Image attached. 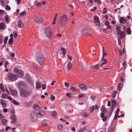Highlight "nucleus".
<instances>
[{
    "label": "nucleus",
    "mask_w": 132,
    "mask_h": 132,
    "mask_svg": "<svg viewBox=\"0 0 132 132\" xmlns=\"http://www.w3.org/2000/svg\"><path fill=\"white\" fill-rule=\"evenodd\" d=\"M36 70L39 71H42V69L38 67H36Z\"/></svg>",
    "instance_id": "55"
},
{
    "label": "nucleus",
    "mask_w": 132,
    "mask_h": 132,
    "mask_svg": "<svg viewBox=\"0 0 132 132\" xmlns=\"http://www.w3.org/2000/svg\"><path fill=\"white\" fill-rule=\"evenodd\" d=\"M116 29L117 30V32L119 31V32H120L121 31L120 30V28L119 26H117L116 27Z\"/></svg>",
    "instance_id": "49"
},
{
    "label": "nucleus",
    "mask_w": 132,
    "mask_h": 132,
    "mask_svg": "<svg viewBox=\"0 0 132 132\" xmlns=\"http://www.w3.org/2000/svg\"><path fill=\"white\" fill-rule=\"evenodd\" d=\"M9 89L12 95L14 96H16L17 95V92L16 90L12 89L10 88H9Z\"/></svg>",
    "instance_id": "10"
},
{
    "label": "nucleus",
    "mask_w": 132,
    "mask_h": 132,
    "mask_svg": "<svg viewBox=\"0 0 132 132\" xmlns=\"http://www.w3.org/2000/svg\"><path fill=\"white\" fill-rule=\"evenodd\" d=\"M26 13V12L25 11H23L21 12L19 14L20 16H23Z\"/></svg>",
    "instance_id": "39"
},
{
    "label": "nucleus",
    "mask_w": 132,
    "mask_h": 132,
    "mask_svg": "<svg viewBox=\"0 0 132 132\" xmlns=\"http://www.w3.org/2000/svg\"><path fill=\"white\" fill-rule=\"evenodd\" d=\"M30 119L31 121L33 122H36L37 119V113L35 111H32L30 114Z\"/></svg>",
    "instance_id": "5"
},
{
    "label": "nucleus",
    "mask_w": 132,
    "mask_h": 132,
    "mask_svg": "<svg viewBox=\"0 0 132 132\" xmlns=\"http://www.w3.org/2000/svg\"><path fill=\"white\" fill-rule=\"evenodd\" d=\"M41 124V125L43 126H47V124L46 123L43 122H42Z\"/></svg>",
    "instance_id": "52"
},
{
    "label": "nucleus",
    "mask_w": 132,
    "mask_h": 132,
    "mask_svg": "<svg viewBox=\"0 0 132 132\" xmlns=\"http://www.w3.org/2000/svg\"><path fill=\"white\" fill-rule=\"evenodd\" d=\"M43 89V90H44L45 89L46 87V84H43L42 85Z\"/></svg>",
    "instance_id": "51"
},
{
    "label": "nucleus",
    "mask_w": 132,
    "mask_h": 132,
    "mask_svg": "<svg viewBox=\"0 0 132 132\" xmlns=\"http://www.w3.org/2000/svg\"><path fill=\"white\" fill-rule=\"evenodd\" d=\"M5 9L6 10H10L11 8H10V6L9 5H6V6Z\"/></svg>",
    "instance_id": "47"
},
{
    "label": "nucleus",
    "mask_w": 132,
    "mask_h": 132,
    "mask_svg": "<svg viewBox=\"0 0 132 132\" xmlns=\"http://www.w3.org/2000/svg\"><path fill=\"white\" fill-rule=\"evenodd\" d=\"M93 108L91 107L90 109V113H92L93 111Z\"/></svg>",
    "instance_id": "62"
},
{
    "label": "nucleus",
    "mask_w": 132,
    "mask_h": 132,
    "mask_svg": "<svg viewBox=\"0 0 132 132\" xmlns=\"http://www.w3.org/2000/svg\"><path fill=\"white\" fill-rule=\"evenodd\" d=\"M114 108H112L111 107V108L110 109V110L109 111V114L110 115H111L113 111L114 110Z\"/></svg>",
    "instance_id": "30"
},
{
    "label": "nucleus",
    "mask_w": 132,
    "mask_h": 132,
    "mask_svg": "<svg viewBox=\"0 0 132 132\" xmlns=\"http://www.w3.org/2000/svg\"><path fill=\"white\" fill-rule=\"evenodd\" d=\"M33 108L34 109L37 110H40V106L37 104H35L33 106Z\"/></svg>",
    "instance_id": "18"
},
{
    "label": "nucleus",
    "mask_w": 132,
    "mask_h": 132,
    "mask_svg": "<svg viewBox=\"0 0 132 132\" xmlns=\"http://www.w3.org/2000/svg\"><path fill=\"white\" fill-rule=\"evenodd\" d=\"M79 87L82 90H87V87L85 85L83 84H80Z\"/></svg>",
    "instance_id": "14"
},
{
    "label": "nucleus",
    "mask_w": 132,
    "mask_h": 132,
    "mask_svg": "<svg viewBox=\"0 0 132 132\" xmlns=\"http://www.w3.org/2000/svg\"><path fill=\"white\" fill-rule=\"evenodd\" d=\"M105 109L104 107L103 106H102L101 108V111L102 112H103L104 111V110H105Z\"/></svg>",
    "instance_id": "53"
},
{
    "label": "nucleus",
    "mask_w": 132,
    "mask_h": 132,
    "mask_svg": "<svg viewBox=\"0 0 132 132\" xmlns=\"http://www.w3.org/2000/svg\"><path fill=\"white\" fill-rule=\"evenodd\" d=\"M92 107L93 108V110H94L95 109H98V106L96 105L94 106H92Z\"/></svg>",
    "instance_id": "41"
},
{
    "label": "nucleus",
    "mask_w": 132,
    "mask_h": 132,
    "mask_svg": "<svg viewBox=\"0 0 132 132\" xmlns=\"http://www.w3.org/2000/svg\"><path fill=\"white\" fill-rule=\"evenodd\" d=\"M3 36L1 35H0V44H2L3 42Z\"/></svg>",
    "instance_id": "43"
},
{
    "label": "nucleus",
    "mask_w": 132,
    "mask_h": 132,
    "mask_svg": "<svg viewBox=\"0 0 132 132\" xmlns=\"http://www.w3.org/2000/svg\"><path fill=\"white\" fill-rule=\"evenodd\" d=\"M104 55H103L102 54V57L101 61V62H103L104 60H106V59H104Z\"/></svg>",
    "instance_id": "56"
},
{
    "label": "nucleus",
    "mask_w": 132,
    "mask_h": 132,
    "mask_svg": "<svg viewBox=\"0 0 132 132\" xmlns=\"http://www.w3.org/2000/svg\"><path fill=\"white\" fill-rule=\"evenodd\" d=\"M55 98V96L53 95H51V96L50 98V99L51 101H53L54 100Z\"/></svg>",
    "instance_id": "33"
},
{
    "label": "nucleus",
    "mask_w": 132,
    "mask_h": 132,
    "mask_svg": "<svg viewBox=\"0 0 132 132\" xmlns=\"http://www.w3.org/2000/svg\"><path fill=\"white\" fill-rule=\"evenodd\" d=\"M101 118H102V120L104 122L105 121L106 119V117L105 116Z\"/></svg>",
    "instance_id": "57"
},
{
    "label": "nucleus",
    "mask_w": 132,
    "mask_h": 132,
    "mask_svg": "<svg viewBox=\"0 0 132 132\" xmlns=\"http://www.w3.org/2000/svg\"><path fill=\"white\" fill-rule=\"evenodd\" d=\"M2 97L5 99H6L7 98V95L4 93H2Z\"/></svg>",
    "instance_id": "28"
},
{
    "label": "nucleus",
    "mask_w": 132,
    "mask_h": 132,
    "mask_svg": "<svg viewBox=\"0 0 132 132\" xmlns=\"http://www.w3.org/2000/svg\"><path fill=\"white\" fill-rule=\"evenodd\" d=\"M67 56L69 59L70 60H71L72 59V57L70 55H68Z\"/></svg>",
    "instance_id": "54"
},
{
    "label": "nucleus",
    "mask_w": 132,
    "mask_h": 132,
    "mask_svg": "<svg viewBox=\"0 0 132 132\" xmlns=\"http://www.w3.org/2000/svg\"><path fill=\"white\" fill-rule=\"evenodd\" d=\"M90 98L92 100L94 101L95 100V97L94 96H91Z\"/></svg>",
    "instance_id": "60"
},
{
    "label": "nucleus",
    "mask_w": 132,
    "mask_h": 132,
    "mask_svg": "<svg viewBox=\"0 0 132 132\" xmlns=\"http://www.w3.org/2000/svg\"><path fill=\"white\" fill-rule=\"evenodd\" d=\"M94 22L98 24V25H99L100 23L98 17L96 15H95L94 16Z\"/></svg>",
    "instance_id": "13"
},
{
    "label": "nucleus",
    "mask_w": 132,
    "mask_h": 132,
    "mask_svg": "<svg viewBox=\"0 0 132 132\" xmlns=\"http://www.w3.org/2000/svg\"><path fill=\"white\" fill-rule=\"evenodd\" d=\"M56 114V111H53L52 114V117L54 118H55V117Z\"/></svg>",
    "instance_id": "37"
},
{
    "label": "nucleus",
    "mask_w": 132,
    "mask_h": 132,
    "mask_svg": "<svg viewBox=\"0 0 132 132\" xmlns=\"http://www.w3.org/2000/svg\"><path fill=\"white\" fill-rule=\"evenodd\" d=\"M30 91L26 90H22L20 92V95L23 97H27L30 94Z\"/></svg>",
    "instance_id": "7"
},
{
    "label": "nucleus",
    "mask_w": 132,
    "mask_h": 132,
    "mask_svg": "<svg viewBox=\"0 0 132 132\" xmlns=\"http://www.w3.org/2000/svg\"><path fill=\"white\" fill-rule=\"evenodd\" d=\"M83 60H82L81 59H80L79 60L80 67L82 69H84L86 68V65L83 63Z\"/></svg>",
    "instance_id": "8"
},
{
    "label": "nucleus",
    "mask_w": 132,
    "mask_h": 132,
    "mask_svg": "<svg viewBox=\"0 0 132 132\" xmlns=\"http://www.w3.org/2000/svg\"><path fill=\"white\" fill-rule=\"evenodd\" d=\"M119 21L120 23L125 24L126 22V20L123 17H121L119 19Z\"/></svg>",
    "instance_id": "15"
},
{
    "label": "nucleus",
    "mask_w": 132,
    "mask_h": 132,
    "mask_svg": "<svg viewBox=\"0 0 132 132\" xmlns=\"http://www.w3.org/2000/svg\"><path fill=\"white\" fill-rule=\"evenodd\" d=\"M118 45L120 46L121 45V41L119 39H118Z\"/></svg>",
    "instance_id": "63"
},
{
    "label": "nucleus",
    "mask_w": 132,
    "mask_h": 132,
    "mask_svg": "<svg viewBox=\"0 0 132 132\" xmlns=\"http://www.w3.org/2000/svg\"><path fill=\"white\" fill-rule=\"evenodd\" d=\"M119 111V108H117L116 112L115 114L116 115H117Z\"/></svg>",
    "instance_id": "58"
},
{
    "label": "nucleus",
    "mask_w": 132,
    "mask_h": 132,
    "mask_svg": "<svg viewBox=\"0 0 132 132\" xmlns=\"http://www.w3.org/2000/svg\"><path fill=\"white\" fill-rule=\"evenodd\" d=\"M34 20V21L37 23H40L43 22L44 20L43 18L40 15H36Z\"/></svg>",
    "instance_id": "6"
},
{
    "label": "nucleus",
    "mask_w": 132,
    "mask_h": 132,
    "mask_svg": "<svg viewBox=\"0 0 132 132\" xmlns=\"http://www.w3.org/2000/svg\"><path fill=\"white\" fill-rule=\"evenodd\" d=\"M4 18L6 22L7 23H8L9 22V20L8 16L7 15H6L5 16Z\"/></svg>",
    "instance_id": "36"
},
{
    "label": "nucleus",
    "mask_w": 132,
    "mask_h": 132,
    "mask_svg": "<svg viewBox=\"0 0 132 132\" xmlns=\"http://www.w3.org/2000/svg\"><path fill=\"white\" fill-rule=\"evenodd\" d=\"M118 34L120 36L119 38L122 39H123L124 37V32L123 31H121L119 32V31L117 32Z\"/></svg>",
    "instance_id": "12"
},
{
    "label": "nucleus",
    "mask_w": 132,
    "mask_h": 132,
    "mask_svg": "<svg viewBox=\"0 0 132 132\" xmlns=\"http://www.w3.org/2000/svg\"><path fill=\"white\" fill-rule=\"evenodd\" d=\"M72 67V65L71 63H69L67 65V68L68 71H69Z\"/></svg>",
    "instance_id": "21"
},
{
    "label": "nucleus",
    "mask_w": 132,
    "mask_h": 132,
    "mask_svg": "<svg viewBox=\"0 0 132 132\" xmlns=\"http://www.w3.org/2000/svg\"><path fill=\"white\" fill-rule=\"evenodd\" d=\"M17 75L18 76V77H21L23 76V73L22 71L20 70H19L18 71V72L17 73Z\"/></svg>",
    "instance_id": "17"
},
{
    "label": "nucleus",
    "mask_w": 132,
    "mask_h": 132,
    "mask_svg": "<svg viewBox=\"0 0 132 132\" xmlns=\"http://www.w3.org/2000/svg\"><path fill=\"white\" fill-rule=\"evenodd\" d=\"M105 113L102 112L101 113V117H104V116L105 115Z\"/></svg>",
    "instance_id": "61"
},
{
    "label": "nucleus",
    "mask_w": 132,
    "mask_h": 132,
    "mask_svg": "<svg viewBox=\"0 0 132 132\" xmlns=\"http://www.w3.org/2000/svg\"><path fill=\"white\" fill-rule=\"evenodd\" d=\"M19 70H18L17 68H15L13 70L14 72L15 73H17Z\"/></svg>",
    "instance_id": "46"
},
{
    "label": "nucleus",
    "mask_w": 132,
    "mask_h": 132,
    "mask_svg": "<svg viewBox=\"0 0 132 132\" xmlns=\"http://www.w3.org/2000/svg\"><path fill=\"white\" fill-rule=\"evenodd\" d=\"M71 93H68L66 94V95L69 98H70L71 97Z\"/></svg>",
    "instance_id": "44"
},
{
    "label": "nucleus",
    "mask_w": 132,
    "mask_h": 132,
    "mask_svg": "<svg viewBox=\"0 0 132 132\" xmlns=\"http://www.w3.org/2000/svg\"><path fill=\"white\" fill-rule=\"evenodd\" d=\"M10 118L11 120V122L13 124L15 123V122L16 120V116L14 114H12L11 115L10 117Z\"/></svg>",
    "instance_id": "9"
},
{
    "label": "nucleus",
    "mask_w": 132,
    "mask_h": 132,
    "mask_svg": "<svg viewBox=\"0 0 132 132\" xmlns=\"http://www.w3.org/2000/svg\"><path fill=\"white\" fill-rule=\"evenodd\" d=\"M121 83H119L117 86V89L118 90H121Z\"/></svg>",
    "instance_id": "42"
},
{
    "label": "nucleus",
    "mask_w": 132,
    "mask_h": 132,
    "mask_svg": "<svg viewBox=\"0 0 132 132\" xmlns=\"http://www.w3.org/2000/svg\"><path fill=\"white\" fill-rule=\"evenodd\" d=\"M13 103L14 104L17 105L19 104L15 100H13Z\"/></svg>",
    "instance_id": "50"
},
{
    "label": "nucleus",
    "mask_w": 132,
    "mask_h": 132,
    "mask_svg": "<svg viewBox=\"0 0 132 132\" xmlns=\"http://www.w3.org/2000/svg\"><path fill=\"white\" fill-rule=\"evenodd\" d=\"M70 90H71L72 91H76V87L74 86H71L70 88Z\"/></svg>",
    "instance_id": "31"
},
{
    "label": "nucleus",
    "mask_w": 132,
    "mask_h": 132,
    "mask_svg": "<svg viewBox=\"0 0 132 132\" xmlns=\"http://www.w3.org/2000/svg\"><path fill=\"white\" fill-rule=\"evenodd\" d=\"M5 27V24L4 23L1 22L0 23V29H4Z\"/></svg>",
    "instance_id": "26"
},
{
    "label": "nucleus",
    "mask_w": 132,
    "mask_h": 132,
    "mask_svg": "<svg viewBox=\"0 0 132 132\" xmlns=\"http://www.w3.org/2000/svg\"><path fill=\"white\" fill-rule=\"evenodd\" d=\"M24 82H20L18 84V87H21V86L24 85Z\"/></svg>",
    "instance_id": "32"
},
{
    "label": "nucleus",
    "mask_w": 132,
    "mask_h": 132,
    "mask_svg": "<svg viewBox=\"0 0 132 132\" xmlns=\"http://www.w3.org/2000/svg\"><path fill=\"white\" fill-rule=\"evenodd\" d=\"M111 102H112V105L111 107L114 108L116 104V101L113 100H111Z\"/></svg>",
    "instance_id": "20"
},
{
    "label": "nucleus",
    "mask_w": 132,
    "mask_h": 132,
    "mask_svg": "<svg viewBox=\"0 0 132 132\" xmlns=\"http://www.w3.org/2000/svg\"><path fill=\"white\" fill-rule=\"evenodd\" d=\"M24 24L22 21L21 20H19L18 21V27L19 28H22L23 27Z\"/></svg>",
    "instance_id": "11"
},
{
    "label": "nucleus",
    "mask_w": 132,
    "mask_h": 132,
    "mask_svg": "<svg viewBox=\"0 0 132 132\" xmlns=\"http://www.w3.org/2000/svg\"><path fill=\"white\" fill-rule=\"evenodd\" d=\"M61 50L62 51V53L63 55L64 56L65 55V50L63 47H61Z\"/></svg>",
    "instance_id": "25"
},
{
    "label": "nucleus",
    "mask_w": 132,
    "mask_h": 132,
    "mask_svg": "<svg viewBox=\"0 0 132 132\" xmlns=\"http://www.w3.org/2000/svg\"><path fill=\"white\" fill-rule=\"evenodd\" d=\"M24 104V106L27 107H29V103H25Z\"/></svg>",
    "instance_id": "59"
},
{
    "label": "nucleus",
    "mask_w": 132,
    "mask_h": 132,
    "mask_svg": "<svg viewBox=\"0 0 132 132\" xmlns=\"http://www.w3.org/2000/svg\"><path fill=\"white\" fill-rule=\"evenodd\" d=\"M68 19L67 16L65 14L62 15L60 18L59 22L61 26H64L66 24Z\"/></svg>",
    "instance_id": "2"
},
{
    "label": "nucleus",
    "mask_w": 132,
    "mask_h": 132,
    "mask_svg": "<svg viewBox=\"0 0 132 132\" xmlns=\"http://www.w3.org/2000/svg\"><path fill=\"white\" fill-rule=\"evenodd\" d=\"M95 2L99 4H101V3L100 0H94Z\"/></svg>",
    "instance_id": "48"
},
{
    "label": "nucleus",
    "mask_w": 132,
    "mask_h": 132,
    "mask_svg": "<svg viewBox=\"0 0 132 132\" xmlns=\"http://www.w3.org/2000/svg\"><path fill=\"white\" fill-rule=\"evenodd\" d=\"M127 34H130L131 33V30L130 28H127Z\"/></svg>",
    "instance_id": "40"
},
{
    "label": "nucleus",
    "mask_w": 132,
    "mask_h": 132,
    "mask_svg": "<svg viewBox=\"0 0 132 132\" xmlns=\"http://www.w3.org/2000/svg\"><path fill=\"white\" fill-rule=\"evenodd\" d=\"M8 39V37L7 36H6L4 39V42L5 44L7 42V41Z\"/></svg>",
    "instance_id": "34"
},
{
    "label": "nucleus",
    "mask_w": 132,
    "mask_h": 132,
    "mask_svg": "<svg viewBox=\"0 0 132 132\" xmlns=\"http://www.w3.org/2000/svg\"><path fill=\"white\" fill-rule=\"evenodd\" d=\"M89 114H90L89 113H86L85 112L84 113L83 116L84 117H86L89 116Z\"/></svg>",
    "instance_id": "38"
},
{
    "label": "nucleus",
    "mask_w": 132,
    "mask_h": 132,
    "mask_svg": "<svg viewBox=\"0 0 132 132\" xmlns=\"http://www.w3.org/2000/svg\"><path fill=\"white\" fill-rule=\"evenodd\" d=\"M36 87L37 88H39L41 87V85L39 81H36Z\"/></svg>",
    "instance_id": "22"
},
{
    "label": "nucleus",
    "mask_w": 132,
    "mask_h": 132,
    "mask_svg": "<svg viewBox=\"0 0 132 132\" xmlns=\"http://www.w3.org/2000/svg\"><path fill=\"white\" fill-rule=\"evenodd\" d=\"M0 103L3 107H6V105L5 102V100H1L0 101Z\"/></svg>",
    "instance_id": "16"
},
{
    "label": "nucleus",
    "mask_w": 132,
    "mask_h": 132,
    "mask_svg": "<svg viewBox=\"0 0 132 132\" xmlns=\"http://www.w3.org/2000/svg\"><path fill=\"white\" fill-rule=\"evenodd\" d=\"M13 42V38H10L8 40V43L10 45H11Z\"/></svg>",
    "instance_id": "29"
},
{
    "label": "nucleus",
    "mask_w": 132,
    "mask_h": 132,
    "mask_svg": "<svg viewBox=\"0 0 132 132\" xmlns=\"http://www.w3.org/2000/svg\"><path fill=\"white\" fill-rule=\"evenodd\" d=\"M4 0H0V4L2 5H3L4 4Z\"/></svg>",
    "instance_id": "45"
},
{
    "label": "nucleus",
    "mask_w": 132,
    "mask_h": 132,
    "mask_svg": "<svg viewBox=\"0 0 132 132\" xmlns=\"http://www.w3.org/2000/svg\"><path fill=\"white\" fill-rule=\"evenodd\" d=\"M99 65L98 64H97L92 66V68H93V69H97L98 68Z\"/></svg>",
    "instance_id": "23"
},
{
    "label": "nucleus",
    "mask_w": 132,
    "mask_h": 132,
    "mask_svg": "<svg viewBox=\"0 0 132 132\" xmlns=\"http://www.w3.org/2000/svg\"><path fill=\"white\" fill-rule=\"evenodd\" d=\"M64 85L65 87H67L69 86V84L67 82H65L64 83Z\"/></svg>",
    "instance_id": "64"
},
{
    "label": "nucleus",
    "mask_w": 132,
    "mask_h": 132,
    "mask_svg": "<svg viewBox=\"0 0 132 132\" xmlns=\"http://www.w3.org/2000/svg\"><path fill=\"white\" fill-rule=\"evenodd\" d=\"M1 122L3 125H5L7 123V121L6 119H4L1 120Z\"/></svg>",
    "instance_id": "27"
},
{
    "label": "nucleus",
    "mask_w": 132,
    "mask_h": 132,
    "mask_svg": "<svg viewBox=\"0 0 132 132\" xmlns=\"http://www.w3.org/2000/svg\"><path fill=\"white\" fill-rule=\"evenodd\" d=\"M7 76L8 79L11 81H15L18 79V75L12 73H8Z\"/></svg>",
    "instance_id": "3"
},
{
    "label": "nucleus",
    "mask_w": 132,
    "mask_h": 132,
    "mask_svg": "<svg viewBox=\"0 0 132 132\" xmlns=\"http://www.w3.org/2000/svg\"><path fill=\"white\" fill-rule=\"evenodd\" d=\"M58 129L60 130H62L63 129V125L61 124H60L57 126Z\"/></svg>",
    "instance_id": "35"
},
{
    "label": "nucleus",
    "mask_w": 132,
    "mask_h": 132,
    "mask_svg": "<svg viewBox=\"0 0 132 132\" xmlns=\"http://www.w3.org/2000/svg\"><path fill=\"white\" fill-rule=\"evenodd\" d=\"M86 129V127H83L81 128L80 129L77 130V132H82L85 131Z\"/></svg>",
    "instance_id": "19"
},
{
    "label": "nucleus",
    "mask_w": 132,
    "mask_h": 132,
    "mask_svg": "<svg viewBox=\"0 0 132 132\" xmlns=\"http://www.w3.org/2000/svg\"><path fill=\"white\" fill-rule=\"evenodd\" d=\"M36 57L38 62L41 64L45 62V60L42 54L41 53H38L36 54Z\"/></svg>",
    "instance_id": "1"
},
{
    "label": "nucleus",
    "mask_w": 132,
    "mask_h": 132,
    "mask_svg": "<svg viewBox=\"0 0 132 132\" xmlns=\"http://www.w3.org/2000/svg\"><path fill=\"white\" fill-rule=\"evenodd\" d=\"M38 114L40 115L43 116L45 115V112L43 110H41L38 112Z\"/></svg>",
    "instance_id": "24"
},
{
    "label": "nucleus",
    "mask_w": 132,
    "mask_h": 132,
    "mask_svg": "<svg viewBox=\"0 0 132 132\" xmlns=\"http://www.w3.org/2000/svg\"><path fill=\"white\" fill-rule=\"evenodd\" d=\"M44 31L47 37L48 38H50L52 37V35L51 29L49 27H46Z\"/></svg>",
    "instance_id": "4"
}]
</instances>
